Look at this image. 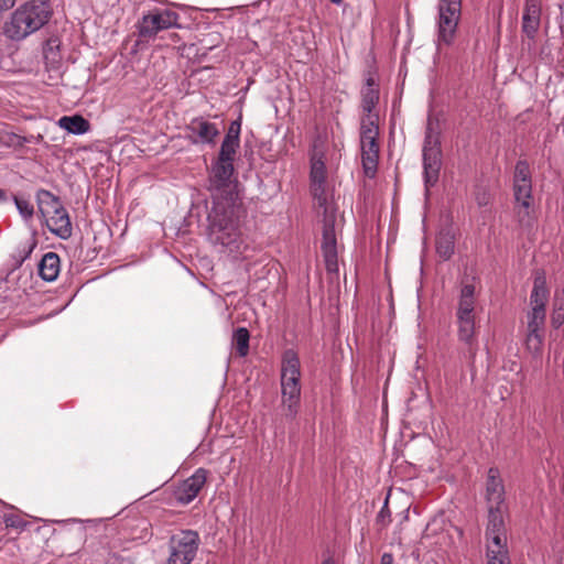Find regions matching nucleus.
Returning <instances> with one entry per match:
<instances>
[{
	"instance_id": "obj_1",
	"label": "nucleus",
	"mask_w": 564,
	"mask_h": 564,
	"mask_svg": "<svg viewBox=\"0 0 564 564\" xmlns=\"http://www.w3.org/2000/svg\"><path fill=\"white\" fill-rule=\"evenodd\" d=\"M52 15L50 0H29L15 9L4 22L3 35L20 42L46 25Z\"/></svg>"
},
{
	"instance_id": "obj_2",
	"label": "nucleus",
	"mask_w": 564,
	"mask_h": 564,
	"mask_svg": "<svg viewBox=\"0 0 564 564\" xmlns=\"http://www.w3.org/2000/svg\"><path fill=\"white\" fill-rule=\"evenodd\" d=\"M207 221V237L213 245L230 250L237 248L241 234L236 215V200L213 199Z\"/></svg>"
},
{
	"instance_id": "obj_3",
	"label": "nucleus",
	"mask_w": 564,
	"mask_h": 564,
	"mask_svg": "<svg viewBox=\"0 0 564 564\" xmlns=\"http://www.w3.org/2000/svg\"><path fill=\"white\" fill-rule=\"evenodd\" d=\"M36 203L48 230L61 239L70 238L73 235L70 218L59 197L41 188L36 192Z\"/></svg>"
},
{
	"instance_id": "obj_4",
	"label": "nucleus",
	"mask_w": 564,
	"mask_h": 564,
	"mask_svg": "<svg viewBox=\"0 0 564 564\" xmlns=\"http://www.w3.org/2000/svg\"><path fill=\"white\" fill-rule=\"evenodd\" d=\"M361 164L365 176L373 178L379 162V116L361 117L360 119Z\"/></svg>"
},
{
	"instance_id": "obj_5",
	"label": "nucleus",
	"mask_w": 564,
	"mask_h": 564,
	"mask_svg": "<svg viewBox=\"0 0 564 564\" xmlns=\"http://www.w3.org/2000/svg\"><path fill=\"white\" fill-rule=\"evenodd\" d=\"M235 166L231 162L215 160L210 165L207 189L213 199L237 200Z\"/></svg>"
},
{
	"instance_id": "obj_6",
	"label": "nucleus",
	"mask_w": 564,
	"mask_h": 564,
	"mask_svg": "<svg viewBox=\"0 0 564 564\" xmlns=\"http://www.w3.org/2000/svg\"><path fill=\"white\" fill-rule=\"evenodd\" d=\"M200 544L199 534L194 530H181L169 540L166 564H191Z\"/></svg>"
},
{
	"instance_id": "obj_7",
	"label": "nucleus",
	"mask_w": 564,
	"mask_h": 564,
	"mask_svg": "<svg viewBox=\"0 0 564 564\" xmlns=\"http://www.w3.org/2000/svg\"><path fill=\"white\" fill-rule=\"evenodd\" d=\"M178 14L171 10H153L137 23V45L154 39L160 31L177 24Z\"/></svg>"
},
{
	"instance_id": "obj_8",
	"label": "nucleus",
	"mask_w": 564,
	"mask_h": 564,
	"mask_svg": "<svg viewBox=\"0 0 564 564\" xmlns=\"http://www.w3.org/2000/svg\"><path fill=\"white\" fill-rule=\"evenodd\" d=\"M462 13V0H440L438 43L451 45L456 35Z\"/></svg>"
},
{
	"instance_id": "obj_9",
	"label": "nucleus",
	"mask_w": 564,
	"mask_h": 564,
	"mask_svg": "<svg viewBox=\"0 0 564 564\" xmlns=\"http://www.w3.org/2000/svg\"><path fill=\"white\" fill-rule=\"evenodd\" d=\"M423 174L426 189L433 187L440 177L442 169L441 138L424 137L423 143Z\"/></svg>"
},
{
	"instance_id": "obj_10",
	"label": "nucleus",
	"mask_w": 564,
	"mask_h": 564,
	"mask_svg": "<svg viewBox=\"0 0 564 564\" xmlns=\"http://www.w3.org/2000/svg\"><path fill=\"white\" fill-rule=\"evenodd\" d=\"M336 217L334 214H328L327 207L324 208L323 219V237H322V253L325 261V268L328 273H337L338 271V256H337V240L335 234Z\"/></svg>"
},
{
	"instance_id": "obj_11",
	"label": "nucleus",
	"mask_w": 564,
	"mask_h": 564,
	"mask_svg": "<svg viewBox=\"0 0 564 564\" xmlns=\"http://www.w3.org/2000/svg\"><path fill=\"white\" fill-rule=\"evenodd\" d=\"M208 470L198 468L191 477L183 480L174 490V498L182 505L192 502L207 481Z\"/></svg>"
},
{
	"instance_id": "obj_12",
	"label": "nucleus",
	"mask_w": 564,
	"mask_h": 564,
	"mask_svg": "<svg viewBox=\"0 0 564 564\" xmlns=\"http://www.w3.org/2000/svg\"><path fill=\"white\" fill-rule=\"evenodd\" d=\"M549 299V290L543 275H538L533 281V289L530 295L531 311L528 313V319L545 322L546 303Z\"/></svg>"
},
{
	"instance_id": "obj_13",
	"label": "nucleus",
	"mask_w": 564,
	"mask_h": 564,
	"mask_svg": "<svg viewBox=\"0 0 564 564\" xmlns=\"http://www.w3.org/2000/svg\"><path fill=\"white\" fill-rule=\"evenodd\" d=\"M193 143L215 144L220 131L213 122L203 117L194 118L186 127Z\"/></svg>"
},
{
	"instance_id": "obj_14",
	"label": "nucleus",
	"mask_w": 564,
	"mask_h": 564,
	"mask_svg": "<svg viewBox=\"0 0 564 564\" xmlns=\"http://www.w3.org/2000/svg\"><path fill=\"white\" fill-rule=\"evenodd\" d=\"M544 325L545 322L528 319L524 347L533 359H541L542 357L544 343Z\"/></svg>"
},
{
	"instance_id": "obj_15",
	"label": "nucleus",
	"mask_w": 564,
	"mask_h": 564,
	"mask_svg": "<svg viewBox=\"0 0 564 564\" xmlns=\"http://www.w3.org/2000/svg\"><path fill=\"white\" fill-rule=\"evenodd\" d=\"M301 364L297 355L289 349L283 354L281 365V386L301 387Z\"/></svg>"
},
{
	"instance_id": "obj_16",
	"label": "nucleus",
	"mask_w": 564,
	"mask_h": 564,
	"mask_svg": "<svg viewBox=\"0 0 564 564\" xmlns=\"http://www.w3.org/2000/svg\"><path fill=\"white\" fill-rule=\"evenodd\" d=\"M541 24V6L538 0H527L522 15V32L530 40H535Z\"/></svg>"
},
{
	"instance_id": "obj_17",
	"label": "nucleus",
	"mask_w": 564,
	"mask_h": 564,
	"mask_svg": "<svg viewBox=\"0 0 564 564\" xmlns=\"http://www.w3.org/2000/svg\"><path fill=\"white\" fill-rule=\"evenodd\" d=\"M486 502L488 506L505 505V486L497 467H490L486 481Z\"/></svg>"
},
{
	"instance_id": "obj_18",
	"label": "nucleus",
	"mask_w": 564,
	"mask_h": 564,
	"mask_svg": "<svg viewBox=\"0 0 564 564\" xmlns=\"http://www.w3.org/2000/svg\"><path fill=\"white\" fill-rule=\"evenodd\" d=\"M458 339L466 345L465 356L474 360L477 354V340L475 337V317H457Z\"/></svg>"
},
{
	"instance_id": "obj_19",
	"label": "nucleus",
	"mask_w": 564,
	"mask_h": 564,
	"mask_svg": "<svg viewBox=\"0 0 564 564\" xmlns=\"http://www.w3.org/2000/svg\"><path fill=\"white\" fill-rule=\"evenodd\" d=\"M513 196L519 207L517 218L520 225H523L529 218L530 207L532 205V182L531 183H513Z\"/></svg>"
},
{
	"instance_id": "obj_20",
	"label": "nucleus",
	"mask_w": 564,
	"mask_h": 564,
	"mask_svg": "<svg viewBox=\"0 0 564 564\" xmlns=\"http://www.w3.org/2000/svg\"><path fill=\"white\" fill-rule=\"evenodd\" d=\"M379 102V88L375 77L369 73L366 78V85L361 90V108L364 111L362 117L379 116L375 112V108Z\"/></svg>"
},
{
	"instance_id": "obj_21",
	"label": "nucleus",
	"mask_w": 564,
	"mask_h": 564,
	"mask_svg": "<svg viewBox=\"0 0 564 564\" xmlns=\"http://www.w3.org/2000/svg\"><path fill=\"white\" fill-rule=\"evenodd\" d=\"M283 414L289 420H294L301 400V387L281 386Z\"/></svg>"
},
{
	"instance_id": "obj_22",
	"label": "nucleus",
	"mask_w": 564,
	"mask_h": 564,
	"mask_svg": "<svg viewBox=\"0 0 564 564\" xmlns=\"http://www.w3.org/2000/svg\"><path fill=\"white\" fill-rule=\"evenodd\" d=\"M61 269V259L56 252L45 253L39 263V275L46 282L55 281Z\"/></svg>"
},
{
	"instance_id": "obj_23",
	"label": "nucleus",
	"mask_w": 564,
	"mask_h": 564,
	"mask_svg": "<svg viewBox=\"0 0 564 564\" xmlns=\"http://www.w3.org/2000/svg\"><path fill=\"white\" fill-rule=\"evenodd\" d=\"M475 285L466 283L460 289V295L457 306V317H475Z\"/></svg>"
},
{
	"instance_id": "obj_24",
	"label": "nucleus",
	"mask_w": 564,
	"mask_h": 564,
	"mask_svg": "<svg viewBox=\"0 0 564 564\" xmlns=\"http://www.w3.org/2000/svg\"><path fill=\"white\" fill-rule=\"evenodd\" d=\"M61 41L57 37H50L43 46V59L47 70L58 69L62 63L59 51Z\"/></svg>"
},
{
	"instance_id": "obj_25",
	"label": "nucleus",
	"mask_w": 564,
	"mask_h": 564,
	"mask_svg": "<svg viewBox=\"0 0 564 564\" xmlns=\"http://www.w3.org/2000/svg\"><path fill=\"white\" fill-rule=\"evenodd\" d=\"M455 235L452 229L443 228L436 236V252L443 260H448L454 254Z\"/></svg>"
},
{
	"instance_id": "obj_26",
	"label": "nucleus",
	"mask_w": 564,
	"mask_h": 564,
	"mask_svg": "<svg viewBox=\"0 0 564 564\" xmlns=\"http://www.w3.org/2000/svg\"><path fill=\"white\" fill-rule=\"evenodd\" d=\"M85 528L80 522L74 520L72 523L69 522H61V528L55 530L54 533L68 542L79 543L85 538Z\"/></svg>"
},
{
	"instance_id": "obj_27",
	"label": "nucleus",
	"mask_w": 564,
	"mask_h": 564,
	"mask_svg": "<svg viewBox=\"0 0 564 564\" xmlns=\"http://www.w3.org/2000/svg\"><path fill=\"white\" fill-rule=\"evenodd\" d=\"M488 523L486 528V534H494L499 532H506V525L503 520V513L507 509L503 506H488Z\"/></svg>"
},
{
	"instance_id": "obj_28",
	"label": "nucleus",
	"mask_w": 564,
	"mask_h": 564,
	"mask_svg": "<svg viewBox=\"0 0 564 564\" xmlns=\"http://www.w3.org/2000/svg\"><path fill=\"white\" fill-rule=\"evenodd\" d=\"M58 124L73 134L86 133L90 128L89 121L79 115L64 116L59 119Z\"/></svg>"
},
{
	"instance_id": "obj_29",
	"label": "nucleus",
	"mask_w": 564,
	"mask_h": 564,
	"mask_svg": "<svg viewBox=\"0 0 564 564\" xmlns=\"http://www.w3.org/2000/svg\"><path fill=\"white\" fill-rule=\"evenodd\" d=\"M487 539V555L491 554H509L507 547L506 532H497L494 534H486Z\"/></svg>"
},
{
	"instance_id": "obj_30",
	"label": "nucleus",
	"mask_w": 564,
	"mask_h": 564,
	"mask_svg": "<svg viewBox=\"0 0 564 564\" xmlns=\"http://www.w3.org/2000/svg\"><path fill=\"white\" fill-rule=\"evenodd\" d=\"M250 334L246 327L237 328L232 334V346L238 356L246 357L249 352Z\"/></svg>"
},
{
	"instance_id": "obj_31",
	"label": "nucleus",
	"mask_w": 564,
	"mask_h": 564,
	"mask_svg": "<svg viewBox=\"0 0 564 564\" xmlns=\"http://www.w3.org/2000/svg\"><path fill=\"white\" fill-rule=\"evenodd\" d=\"M532 174L527 160H519L514 166L513 183H531Z\"/></svg>"
},
{
	"instance_id": "obj_32",
	"label": "nucleus",
	"mask_w": 564,
	"mask_h": 564,
	"mask_svg": "<svg viewBox=\"0 0 564 564\" xmlns=\"http://www.w3.org/2000/svg\"><path fill=\"white\" fill-rule=\"evenodd\" d=\"M240 143L235 142H228L224 141L221 142L220 150L218 153V156L216 160H219L221 162H231L234 163L235 156L237 154V150L239 148Z\"/></svg>"
},
{
	"instance_id": "obj_33",
	"label": "nucleus",
	"mask_w": 564,
	"mask_h": 564,
	"mask_svg": "<svg viewBox=\"0 0 564 564\" xmlns=\"http://www.w3.org/2000/svg\"><path fill=\"white\" fill-rule=\"evenodd\" d=\"M326 181V166L324 161L312 158L311 164V182H325Z\"/></svg>"
},
{
	"instance_id": "obj_34",
	"label": "nucleus",
	"mask_w": 564,
	"mask_h": 564,
	"mask_svg": "<svg viewBox=\"0 0 564 564\" xmlns=\"http://www.w3.org/2000/svg\"><path fill=\"white\" fill-rule=\"evenodd\" d=\"M442 129H441V121L436 115H429L427 121H426V128H425V135L426 138H441Z\"/></svg>"
},
{
	"instance_id": "obj_35",
	"label": "nucleus",
	"mask_w": 564,
	"mask_h": 564,
	"mask_svg": "<svg viewBox=\"0 0 564 564\" xmlns=\"http://www.w3.org/2000/svg\"><path fill=\"white\" fill-rule=\"evenodd\" d=\"M240 130H241V119L238 118L230 122L224 141L240 143Z\"/></svg>"
},
{
	"instance_id": "obj_36",
	"label": "nucleus",
	"mask_w": 564,
	"mask_h": 564,
	"mask_svg": "<svg viewBox=\"0 0 564 564\" xmlns=\"http://www.w3.org/2000/svg\"><path fill=\"white\" fill-rule=\"evenodd\" d=\"M14 204L24 219H30L33 217L34 208L33 205L30 204L26 199L19 198L18 196H13Z\"/></svg>"
},
{
	"instance_id": "obj_37",
	"label": "nucleus",
	"mask_w": 564,
	"mask_h": 564,
	"mask_svg": "<svg viewBox=\"0 0 564 564\" xmlns=\"http://www.w3.org/2000/svg\"><path fill=\"white\" fill-rule=\"evenodd\" d=\"M312 194L315 199H317L319 207L325 206L326 204V195H325V182H311Z\"/></svg>"
},
{
	"instance_id": "obj_38",
	"label": "nucleus",
	"mask_w": 564,
	"mask_h": 564,
	"mask_svg": "<svg viewBox=\"0 0 564 564\" xmlns=\"http://www.w3.org/2000/svg\"><path fill=\"white\" fill-rule=\"evenodd\" d=\"M4 142L10 147L22 148L25 143L30 142V139L13 132H8L6 133Z\"/></svg>"
},
{
	"instance_id": "obj_39",
	"label": "nucleus",
	"mask_w": 564,
	"mask_h": 564,
	"mask_svg": "<svg viewBox=\"0 0 564 564\" xmlns=\"http://www.w3.org/2000/svg\"><path fill=\"white\" fill-rule=\"evenodd\" d=\"M564 323V311L554 310L552 311L551 315V325L553 328L557 329L560 328Z\"/></svg>"
},
{
	"instance_id": "obj_40",
	"label": "nucleus",
	"mask_w": 564,
	"mask_h": 564,
	"mask_svg": "<svg viewBox=\"0 0 564 564\" xmlns=\"http://www.w3.org/2000/svg\"><path fill=\"white\" fill-rule=\"evenodd\" d=\"M4 523L8 528H22L24 525L23 520L15 514H9L4 517Z\"/></svg>"
},
{
	"instance_id": "obj_41",
	"label": "nucleus",
	"mask_w": 564,
	"mask_h": 564,
	"mask_svg": "<svg viewBox=\"0 0 564 564\" xmlns=\"http://www.w3.org/2000/svg\"><path fill=\"white\" fill-rule=\"evenodd\" d=\"M488 564H511L509 554L487 555Z\"/></svg>"
},
{
	"instance_id": "obj_42",
	"label": "nucleus",
	"mask_w": 564,
	"mask_h": 564,
	"mask_svg": "<svg viewBox=\"0 0 564 564\" xmlns=\"http://www.w3.org/2000/svg\"><path fill=\"white\" fill-rule=\"evenodd\" d=\"M377 522L381 523L383 527H386L390 522V510L388 508L387 502L384 503V506L381 508L380 512L378 513Z\"/></svg>"
},
{
	"instance_id": "obj_43",
	"label": "nucleus",
	"mask_w": 564,
	"mask_h": 564,
	"mask_svg": "<svg viewBox=\"0 0 564 564\" xmlns=\"http://www.w3.org/2000/svg\"><path fill=\"white\" fill-rule=\"evenodd\" d=\"M490 196L486 191H479L476 194V202L479 206H487L489 204Z\"/></svg>"
},
{
	"instance_id": "obj_44",
	"label": "nucleus",
	"mask_w": 564,
	"mask_h": 564,
	"mask_svg": "<svg viewBox=\"0 0 564 564\" xmlns=\"http://www.w3.org/2000/svg\"><path fill=\"white\" fill-rule=\"evenodd\" d=\"M553 308L564 311V291L561 294L556 293L553 300Z\"/></svg>"
},
{
	"instance_id": "obj_45",
	"label": "nucleus",
	"mask_w": 564,
	"mask_h": 564,
	"mask_svg": "<svg viewBox=\"0 0 564 564\" xmlns=\"http://www.w3.org/2000/svg\"><path fill=\"white\" fill-rule=\"evenodd\" d=\"M381 564H393V556L390 553H384L381 556Z\"/></svg>"
},
{
	"instance_id": "obj_46",
	"label": "nucleus",
	"mask_w": 564,
	"mask_h": 564,
	"mask_svg": "<svg viewBox=\"0 0 564 564\" xmlns=\"http://www.w3.org/2000/svg\"><path fill=\"white\" fill-rule=\"evenodd\" d=\"M8 199L7 192L2 188H0V203H3Z\"/></svg>"
},
{
	"instance_id": "obj_47",
	"label": "nucleus",
	"mask_w": 564,
	"mask_h": 564,
	"mask_svg": "<svg viewBox=\"0 0 564 564\" xmlns=\"http://www.w3.org/2000/svg\"><path fill=\"white\" fill-rule=\"evenodd\" d=\"M110 564H133V563L130 560H128V558H121L120 561L113 562V563H110Z\"/></svg>"
},
{
	"instance_id": "obj_48",
	"label": "nucleus",
	"mask_w": 564,
	"mask_h": 564,
	"mask_svg": "<svg viewBox=\"0 0 564 564\" xmlns=\"http://www.w3.org/2000/svg\"><path fill=\"white\" fill-rule=\"evenodd\" d=\"M322 564H336V562L332 556H328L322 562Z\"/></svg>"
},
{
	"instance_id": "obj_49",
	"label": "nucleus",
	"mask_w": 564,
	"mask_h": 564,
	"mask_svg": "<svg viewBox=\"0 0 564 564\" xmlns=\"http://www.w3.org/2000/svg\"><path fill=\"white\" fill-rule=\"evenodd\" d=\"M32 249H33V247H30V249L28 250L25 256L19 261V265L30 256V253L32 252Z\"/></svg>"
},
{
	"instance_id": "obj_50",
	"label": "nucleus",
	"mask_w": 564,
	"mask_h": 564,
	"mask_svg": "<svg viewBox=\"0 0 564 564\" xmlns=\"http://www.w3.org/2000/svg\"><path fill=\"white\" fill-rule=\"evenodd\" d=\"M330 2L335 3V4H339L343 2V0H330Z\"/></svg>"
},
{
	"instance_id": "obj_51",
	"label": "nucleus",
	"mask_w": 564,
	"mask_h": 564,
	"mask_svg": "<svg viewBox=\"0 0 564 564\" xmlns=\"http://www.w3.org/2000/svg\"><path fill=\"white\" fill-rule=\"evenodd\" d=\"M216 45H217V44L213 42V43L208 46V48H213V47H214V46H216Z\"/></svg>"
}]
</instances>
